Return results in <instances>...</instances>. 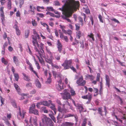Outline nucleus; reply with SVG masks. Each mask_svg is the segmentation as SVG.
<instances>
[{"label": "nucleus", "mask_w": 126, "mask_h": 126, "mask_svg": "<svg viewBox=\"0 0 126 126\" xmlns=\"http://www.w3.org/2000/svg\"><path fill=\"white\" fill-rule=\"evenodd\" d=\"M19 112L17 113V116L18 119L20 120L21 119H23L26 115V112L24 110H22L21 111L20 108L19 107Z\"/></svg>", "instance_id": "nucleus-6"}, {"label": "nucleus", "mask_w": 126, "mask_h": 126, "mask_svg": "<svg viewBox=\"0 0 126 126\" xmlns=\"http://www.w3.org/2000/svg\"><path fill=\"white\" fill-rule=\"evenodd\" d=\"M55 57L57 60L59 61L60 60L61 56L59 55H57L55 56Z\"/></svg>", "instance_id": "nucleus-61"}, {"label": "nucleus", "mask_w": 126, "mask_h": 126, "mask_svg": "<svg viewBox=\"0 0 126 126\" xmlns=\"http://www.w3.org/2000/svg\"><path fill=\"white\" fill-rule=\"evenodd\" d=\"M75 30L77 31L79 30L80 28V25L79 23H76L75 24Z\"/></svg>", "instance_id": "nucleus-37"}, {"label": "nucleus", "mask_w": 126, "mask_h": 126, "mask_svg": "<svg viewBox=\"0 0 126 126\" xmlns=\"http://www.w3.org/2000/svg\"><path fill=\"white\" fill-rule=\"evenodd\" d=\"M64 116V114L62 113H59L58 116L57 117V119L58 120L59 119H62L63 118Z\"/></svg>", "instance_id": "nucleus-35"}, {"label": "nucleus", "mask_w": 126, "mask_h": 126, "mask_svg": "<svg viewBox=\"0 0 126 126\" xmlns=\"http://www.w3.org/2000/svg\"><path fill=\"white\" fill-rule=\"evenodd\" d=\"M117 61L122 66H126L124 64V63L123 62H121L117 60Z\"/></svg>", "instance_id": "nucleus-62"}, {"label": "nucleus", "mask_w": 126, "mask_h": 126, "mask_svg": "<svg viewBox=\"0 0 126 126\" xmlns=\"http://www.w3.org/2000/svg\"><path fill=\"white\" fill-rule=\"evenodd\" d=\"M35 107V105L34 103L32 104L29 108V111H31V110L34 109Z\"/></svg>", "instance_id": "nucleus-40"}, {"label": "nucleus", "mask_w": 126, "mask_h": 126, "mask_svg": "<svg viewBox=\"0 0 126 126\" xmlns=\"http://www.w3.org/2000/svg\"><path fill=\"white\" fill-rule=\"evenodd\" d=\"M67 33L70 36L72 34V32L70 30H68L67 31H66V34Z\"/></svg>", "instance_id": "nucleus-55"}, {"label": "nucleus", "mask_w": 126, "mask_h": 126, "mask_svg": "<svg viewBox=\"0 0 126 126\" xmlns=\"http://www.w3.org/2000/svg\"><path fill=\"white\" fill-rule=\"evenodd\" d=\"M77 106L76 107L78 108V109L79 110V111L80 113H81L82 112H85L86 110H84V108L83 107V105L79 103H77Z\"/></svg>", "instance_id": "nucleus-17"}, {"label": "nucleus", "mask_w": 126, "mask_h": 126, "mask_svg": "<svg viewBox=\"0 0 126 126\" xmlns=\"http://www.w3.org/2000/svg\"><path fill=\"white\" fill-rule=\"evenodd\" d=\"M90 19L91 21L92 25H93L94 24V22L93 18L92 16H90Z\"/></svg>", "instance_id": "nucleus-64"}, {"label": "nucleus", "mask_w": 126, "mask_h": 126, "mask_svg": "<svg viewBox=\"0 0 126 126\" xmlns=\"http://www.w3.org/2000/svg\"><path fill=\"white\" fill-rule=\"evenodd\" d=\"M70 92L71 94V95L72 96H74L76 94L75 91L73 89H71L70 90Z\"/></svg>", "instance_id": "nucleus-48"}, {"label": "nucleus", "mask_w": 126, "mask_h": 126, "mask_svg": "<svg viewBox=\"0 0 126 126\" xmlns=\"http://www.w3.org/2000/svg\"><path fill=\"white\" fill-rule=\"evenodd\" d=\"M16 22L15 23L13 27L16 30V32L17 35L18 36L20 35L21 33L18 27L17 26V22L16 21Z\"/></svg>", "instance_id": "nucleus-12"}, {"label": "nucleus", "mask_w": 126, "mask_h": 126, "mask_svg": "<svg viewBox=\"0 0 126 126\" xmlns=\"http://www.w3.org/2000/svg\"><path fill=\"white\" fill-rule=\"evenodd\" d=\"M59 26L60 27V28L62 29V31L63 33L65 34H66V31L65 29V26L64 25H60Z\"/></svg>", "instance_id": "nucleus-26"}, {"label": "nucleus", "mask_w": 126, "mask_h": 126, "mask_svg": "<svg viewBox=\"0 0 126 126\" xmlns=\"http://www.w3.org/2000/svg\"><path fill=\"white\" fill-rule=\"evenodd\" d=\"M42 121L44 125L46 126H53L54 124L51 120L44 116L42 119Z\"/></svg>", "instance_id": "nucleus-4"}, {"label": "nucleus", "mask_w": 126, "mask_h": 126, "mask_svg": "<svg viewBox=\"0 0 126 126\" xmlns=\"http://www.w3.org/2000/svg\"><path fill=\"white\" fill-rule=\"evenodd\" d=\"M42 110L45 113H47L48 112V110H46V108L45 107H43L42 108Z\"/></svg>", "instance_id": "nucleus-49"}, {"label": "nucleus", "mask_w": 126, "mask_h": 126, "mask_svg": "<svg viewBox=\"0 0 126 126\" xmlns=\"http://www.w3.org/2000/svg\"><path fill=\"white\" fill-rule=\"evenodd\" d=\"M57 47L58 48V51L60 53H61L63 48V46L61 43L60 42L59 40H58L57 41Z\"/></svg>", "instance_id": "nucleus-15"}, {"label": "nucleus", "mask_w": 126, "mask_h": 126, "mask_svg": "<svg viewBox=\"0 0 126 126\" xmlns=\"http://www.w3.org/2000/svg\"><path fill=\"white\" fill-rule=\"evenodd\" d=\"M74 123L71 122H64L62 124V126H73Z\"/></svg>", "instance_id": "nucleus-19"}, {"label": "nucleus", "mask_w": 126, "mask_h": 126, "mask_svg": "<svg viewBox=\"0 0 126 126\" xmlns=\"http://www.w3.org/2000/svg\"><path fill=\"white\" fill-rule=\"evenodd\" d=\"M78 19L79 22L81 23V26H82L83 25V21L82 18L79 16L78 18Z\"/></svg>", "instance_id": "nucleus-38"}, {"label": "nucleus", "mask_w": 126, "mask_h": 126, "mask_svg": "<svg viewBox=\"0 0 126 126\" xmlns=\"http://www.w3.org/2000/svg\"><path fill=\"white\" fill-rule=\"evenodd\" d=\"M72 63V59L68 60L66 59L62 64V65L64 67V69H67L70 68L74 72H76V70L75 68L73 66H71Z\"/></svg>", "instance_id": "nucleus-2"}, {"label": "nucleus", "mask_w": 126, "mask_h": 126, "mask_svg": "<svg viewBox=\"0 0 126 126\" xmlns=\"http://www.w3.org/2000/svg\"><path fill=\"white\" fill-rule=\"evenodd\" d=\"M22 74L24 77L23 79L24 80L28 81H30L31 80L29 77L26 74L24 73H23Z\"/></svg>", "instance_id": "nucleus-24"}, {"label": "nucleus", "mask_w": 126, "mask_h": 126, "mask_svg": "<svg viewBox=\"0 0 126 126\" xmlns=\"http://www.w3.org/2000/svg\"><path fill=\"white\" fill-rule=\"evenodd\" d=\"M60 79L58 81V84L56 86V88L58 90L60 91L63 88V84L62 82V80L60 77H59Z\"/></svg>", "instance_id": "nucleus-11"}, {"label": "nucleus", "mask_w": 126, "mask_h": 126, "mask_svg": "<svg viewBox=\"0 0 126 126\" xmlns=\"http://www.w3.org/2000/svg\"><path fill=\"white\" fill-rule=\"evenodd\" d=\"M16 16L17 17H20L21 14L20 13V12L19 10L17 11L16 14Z\"/></svg>", "instance_id": "nucleus-59"}, {"label": "nucleus", "mask_w": 126, "mask_h": 126, "mask_svg": "<svg viewBox=\"0 0 126 126\" xmlns=\"http://www.w3.org/2000/svg\"><path fill=\"white\" fill-rule=\"evenodd\" d=\"M0 16L1 17V19L3 24L4 23V22L5 21V17L4 14H0Z\"/></svg>", "instance_id": "nucleus-30"}, {"label": "nucleus", "mask_w": 126, "mask_h": 126, "mask_svg": "<svg viewBox=\"0 0 126 126\" xmlns=\"http://www.w3.org/2000/svg\"><path fill=\"white\" fill-rule=\"evenodd\" d=\"M85 76L87 79H90L91 80H93L94 78V77L93 76L88 74L87 75Z\"/></svg>", "instance_id": "nucleus-34"}, {"label": "nucleus", "mask_w": 126, "mask_h": 126, "mask_svg": "<svg viewBox=\"0 0 126 126\" xmlns=\"http://www.w3.org/2000/svg\"><path fill=\"white\" fill-rule=\"evenodd\" d=\"M98 17L100 21L101 22L103 23V21L102 19V16L100 14L99 15Z\"/></svg>", "instance_id": "nucleus-52"}, {"label": "nucleus", "mask_w": 126, "mask_h": 126, "mask_svg": "<svg viewBox=\"0 0 126 126\" xmlns=\"http://www.w3.org/2000/svg\"><path fill=\"white\" fill-rule=\"evenodd\" d=\"M15 79L16 80L18 81L19 78V76L18 74L17 73H16L14 74Z\"/></svg>", "instance_id": "nucleus-39"}, {"label": "nucleus", "mask_w": 126, "mask_h": 126, "mask_svg": "<svg viewBox=\"0 0 126 126\" xmlns=\"http://www.w3.org/2000/svg\"><path fill=\"white\" fill-rule=\"evenodd\" d=\"M81 16H83L84 21L85 22H86L87 20V19H86V15L84 13L81 14Z\"/></svg>", "instance_id": "nucleus-47"}, {"label": "nucleus", "mask_w": 126, "mask_h": 126, "mask_svg": "<svg viewBox=\"0 0 126 126\" xmlns=\"http://www.w3.org/2000/svg\"><path fill=\"white\" fill-rule=\"evenodd\" d=\"M32 25L35 27L36 26L37 24V23L36 21H35V19L34 20L32 19Z\"/></svg>", "instance_id": "nucleus-42"}, {"label": "nucleus", "mask_w": 126, "mask_h": 126, "mask_svg": "<svg viewBox=\"0 0 126 126\" xmlns=\"http://www.w3.org/2000/svg\"><path fill=\"white\" fill-rule=\"evenodd\" d=\"M82 98L84 99H88V101L86 102V104H89L91 101L92 98V95L89 93H88V94L82 96Z\"/></svg>", "instance_id": "nucleus-7"}, {"label": "nucleus", "mask_w": 126, "mask_h": 126, "mask_svg": "<svg viewBox=\"0 0 126 126\" xmlns=\"http://www.w3.org/2000/svg\"><path fill=\"white\" fill-rule=\"evenodd\" d=\"M87 119L86 118H84L82 124V126H86V124L87 123Z\"/></svg>", "instance_id": "nucleus-44"}, {"label": "nucleus", "mask_w": 126, "mask_h": 126, "mask_svg": "<svg viewBox=\"0 0 126 126\" xmlns=\"http://www.w3.org/2000/svg\"><path fill=\"white\" fill-rule=\"evenodd\" d=\"M49 116L51 118V119L55 123H56V120L55 118L54 117L53 114H49Z\"/></svg>", "instance_id": "nucleus-41"}, {"label": "nucleus", "mask_w": 126, "mask_h": 126, "mask_svg": "<svg viewBox=\"0 0 126 126\" xmlns=\"http://www.w3.org/2000/svg\"><path fill=\"white\" fill-rule=\"evenodd\" d=\"M37 118L35 116H31L29 120L30 123H33L34 125L36 126H37L38 125L37 123Z\"/></svg>", "instance_id": "nucleus-10"}, {"label": "nucleus", "mask_w": 126, "mask_h": 126, "mask_svg": "<svg viewBox=\"0 0 126 126\" xmlns=\"http://www.w3.org/2000/svg\"><path fill=\"white\" fill-rule=\"evenodd\" d=\"M1 61L2 63H3L5 65H7L8 63V61L6 60L4 57H2L1 58Z\"/></svg>", "instance_id": "nucleus-29"}, {"label": "nucleus", "mask_w": 126, "mask_h": 126, "mask_svg": "<svg viewBox=\"0 0 126 126\" xmlns=\"http://www.w3.org/2000/svg\"><path fill=\"white\" fill-rule=\"evenodd\" d=\"M48 57L47 58L45 59L47 63L51 64L52 65L53 64V58H50L48 57V56L47 55Z\"/></svg>", "instance_id": "nucleus-20"}, {"label": "nucleus", "mask_w": 126, "mask_h": 126, "mask_svg": "<svg viewBox=\"0 0 126 126\" xmlns=\"http://www.w3.org/2000/svg\"><path fill=\"white\" fill-rule=\"evenodd\" d=\"M100 77V74L99 73L97 74L96 80L98 81H99Z\"/></svg>", "instance_id": "nucleus-54"}, {"label": "nucleus", "mask_w": 126, "mask_h": 126, "mask_svg": "<svg viewBox=\"0 0 126 126\" xmlns=\"http://www.w3.org/2000/svg\"><path fill=\"white\" fill-rule=\"evenodd\" d=\"M26 62L27 64L29 65L30 70L32 71L34 74H35L36 76L39 78L37 73L34 70H33V68L32 67V64L30 62L29 60L28 59L26 60Z\"/></svg>", "instance_id": "nucleus-9"}, {"label": "nucleus", "mask_w": 126, "mask_h": 126, "mask_svg": "<svg viewBox=\"0 0 126 126\" xmlns=\"http://www.w3.org/2000/svg\"><path fill=\"white\" fill-rule=\"evenodd\" d=\"M30 33V30H26L25 31V36L26 38H27L28 37Z\"/></svg>", "instance_id": "nucleus-36"}, {"label": "nucleus", "mask_w": 126, "mask_h": 126, "mask_svg": "<svg viewBox=\"0 0 126 126\" xmlns=\"http://www.w3.org/2000/svg\"><path fill=\"white\" fill-rule=\"evenodd\" d=\"M79 5H78L64 15L62 16V18L66 20L68 22L71 23V20L68 18L71 17L73 13L75 11H76L77 9H79Z\"/></svg>", "instance_id": "nucleus-3"}, {"label": "nucleus", "mask_w": 126, "mask_h": 126, "mask_svg": "<svg viewBox=\"0 0 126 126\" xmlns=\"http://www.w3.org/2000/svg\"><path fill=\"white\" fill-rule=\"evenodd\" d=\"M76 37L80 39V37L83 35V33L80 30L77 31L76 32Z\"/></svg>", "instance_id": "nucleus-21"}, {"label": "nucleus", "mask_w": 126, "mask_h": 126, "mask_svg": "<svg viewBox=\"0 0 126 126\" xmlns=\"http://www.w3.org/2000/svg\"><path fill=\"white\" fill-rule=\"evenodd\" d=\"M35 83L37 87L39 88H40L41 87V84L38 79L36 80Z\"/></svg>", "instance_id": "nucleus-25"}, {"label": "nucleus", "mask_w": 126, "mask_h": 126, "mask_svg": "<svg viewBox=\"0 0 126 126\" xmlns=\"http://www.w3.org/2000/svg\"><path fill=\"white\" fill-rule=\"evenodd\" d=\"M98 113L101 116H103L102 114V108H98Z\"/></svg>", "instance_id": "nucleus-45"}, {"label": "nucleus", "mask_w": 126, "mask_h": 126, "mask_svg": "<svg viewBox=\"0 0 126 126\" xmlns=\"http://www.w3.org/2000/svg\"><path fill=\"white\" fill-rule=\"evenodd\" d=\"M0 2L1 3V5H3L6 3L5 0H0Z\"/></svg>", "instance_id": "nucleus-63"}, {"label": "nucleus", "mask_w": 126, "mask_h": 126, "mask_svg": "<svg viewBox=\"0 0 126 126\" xmlns=\"http://www.w3.org/2000/svg\"><path fill=\"white\" fill-rule=\"evenodd\" d=\"M3 9L4 7L3 6H1L0 8V14H4V12L3 10Z\"/></svg>", "instance_id": "nucleus-56"}, {"label": "nucleus", "mask_w": 126, "mask_h": 126, "mask_svg": "<svg viewBox=\"0 0 126 126\" xmlns=\"http://www.w3.org/2000/svg\"><path fill=\"white\" fill-rule=\"evenodd\" d=\"M38 54L41 58L39 60V61L41 64H44L45 62L43 58H46V56L45 55V54H42L40 53Z\"/></svg>", "instance_id": "nucleus-14"}, {"label": "nucleus", "mask_w": 126, "mask_h": 126, "mask_svg": "<svg viewBox=\"0 0 126 126\" xmlns=\"http://www.w3.org/2000/svg\"><path fill=\"white\" fill-rule=\"evenodd\" d=\"M60 33V37L62 40H64L66 42H68V39L67 37L64 35L63 33L61 32H59Z\"/></svg>", "instance_id": "nucleus-16"}, {"label": "nucleus", "mask_w": 126, "mask_h": 126, "mask_svg": "<svg viewBox=\"0 0 126 126\" xmlns=\"http://www.w3.org/2000/svg\"><path fill=\"white\" fill-rule=\"evenodd\" d=\"M13 61L16 65H19V61L17 57L16 56H14L13 57Z\"/></svg>", "instance_id": "nucleus-23"}, {"label": "nucleus", "mask_w": 126, "mask_h": 126, "mask_svg": "<svg viewBox=\"0 0 126 126\" xmlns=\"http://www.w3.org/2000/svg\"><path fill=\"white\" fill-rule=\"evenodd\" d=\"M83 78L82 76H81L77 81V83L78 84L79 86H83L86 83V81L85 80H83Z\"/></svg>", "instance_id": "nucleus-8"}, {"label": "nucleus", "mask_w": 126, "mask_h": 126, "mask_svg": "<svg viewBox=\"0 0 126 126\" xmlns=\"http://www.w3.org/2000/svg\"><path fill=\"white\" fill-rule=\"evenodd\" d=\"M58 111L61 113H62L65 112L66 109L64 108H61L60 106H58Z\"/></svg>", "instance_id": "nucleus-28"}, {"label": "nucleus", "mask_w": 126, "mask_h": 126, "mask_svg": "<svg viewBox=\"0 0 126 126\" xmlns=\"http://www.w3.org/2000/svg\"><path fill=\"white\" fill-rule=\"evenodd\" d=\"M62 98L64 99H71V97L70 94L68 92L64 93L62 95Z\"/></svg>", "instance_id": "nucleus-13"}, {"label": "nucleus", "mask_w": 126, "mask_h": 126, "mask_svg": "<svg viewBox=\"0 0 126 126\" xmlns=\"http://www.w3.org/2000/svg\"><path fill=\"white\" fill-rule=\"evenodd\" d=\"M30 8L31 9L29 11V12L31 13V14L32 15H34V10L35 9V7L34 6L32 7L31 5H30Z\"/></svg>", "instance_id": "nucleus-22"}, {"label": "nucleus", "mask_w": 126, "mask_h": 126, "mask_svg": "<svg viewBox=\"0 0 126 126\" xmlns=\"http://www.w3.org/2000/svg\"><path fill=\"white\" fill-rule=\"evenodd\" d=\"M53 67L57 69H60L61 68V67L60 66H59L58 65H57L56 64H54L53 65H52Z\"/></svg>", "instance_id": "nucleus-60"}, {"label": "nucleus", "mask_w": 126, "mask_h": 126, "mask_svg": "<svg viewBox=\"0 0 126 126\" xmlns=\"http://www.w3.org/2000/svg\"><path fill=\"white\" fill-rule=\"evenodd\" d=\"M47 10L49 11H53L54 10L52 7H47Z\"/></svg>", "instance_id": "nucleus-51"}, {"label": "nucleus", "mask_w": 126, "mask_h": 126, "mask_svg": "<svg viewBox=\"0 0 126 126\" xmlns=\"http://www.w3.org/2000/svg\"><path fill=\"white\" fill-rule=\"evenodd\" d=\"M78 5H80L79 1L68 0L66 1L62 8H60L59 9L63 12V15H64Z\"/></svg>", "instance_id": "nucleus-1"}, {"label": "nucleus", "mask_w": 126, "mask_h": 126, "mask_svg": "<svg viewBox=\"0 0 126 126\" xmlns=\"http://www.w3.org/2000/svg\"><path fill=\"white\" fill-rule=\"evenodd\" d=\"M33 33L34 34V35L36 36V37H37V38L39 39H40V37L39 35L37 33V32L36 31V30L35 29H34L33 30Z\"/></svg>", "instance_id": "nucleus-32"}, {"label": "nucleus", "mask_w": 126, "mask_h": 126, "mask_svg": "<svg viewBox=\"0 0 126 126\" xmlns=\"http://www.w3.org/2000/svg\"><path fill=\"white\" fill-rule=\"evenodd\" d=\"M44 45L42 43H41L40 44V50H39L38 51H36V52H37L38 54H39V53L43 54H45L44 51L43 50L44 48Z\"/></svg>", "instance_id": "nucleus-18"}, {"label": "nucleus", "mask_w": 126, "mask_h": 126, "mask_svg": "<svg viewBox=\"0 0 126 126\" xmlns=\"http://www.w3.org/2000/svg\"><path fill=\"white\" fill-rule=\"evenodd\" d=\"M7 5L8 8L10 9L11 8V2H8Z\"/></svg>", "instance_id": "nucleus-57"}, {"label": "nucleus", "mask_w": 126, "mask_h": 126, "mask_svg": "<svg viewBox=\"0 0 126 126\" xmlns=\"http://www.w3.org/2000/svg\"><path fill=\"white\" fill-rule=\"evenodd\" d=\"M74 116V115L73 114L69 113L66 114L64 115V118H65L68 117H73Z\"/></svg>", "instance_id": "nucleus-31"}, {"label": "nucleus", "mask_w": 126, "mask_h": 126, "mask_svg": "<svg viewBox=\"0 0 126 126\" xmlns=\"http://www.w3.org/2000/svg\"><path fill=\"white\" fill-rule=\"evenodd\" d=\"M32 86V84L31 83H27L26 85V87L29 88L31 87Z\"/></svg>", "instance_id": "nucleus-58"}, {"label": "nucleus", "mask_w": 126, "mask_h": 126, "mask_svg": "<svg viewBox=\"0 0 126 126\" xmlns=\"http://www.w3.org/2000/svg\"><path fill=\"white\" fill-rule=\"evenodd\" d=\"M46 14V15H49L50 16L53 17H55V15L53 13H50L49 12H47Z\"/></svg>", "instance_id": "nucleus-53"}, {"label": "nucleus", "mask_w": 126, "mask_h": 126, "mask_svg": "<svg viewBox=\"0 0 126 126\" xmlns=\"http://www.w3.org/2000/svg\"><path fill=\"white\" fill-rule=\"evenodd\" d=\"M30 112L31 113L34 114L35 115H39L38 111L36 109H34L33 110H31V111Z\"/></svg>", "instance_id": "nucleus-27"}, {"label": "nucleus", "mask_w": 126, "mask_h": 126, "mask_svg": "<svg viewBox=\"0 0 126 126\" xmlns=\"http://www.w3.org/2000/svg\"><path fill=\"white\" fill-rule=\"evenodd\" d=\"M19 7L20 8H21L22 6V5L24 3V0H19Z\"/></svg>", "instance_id": "nucleus-46"}, {"label": "nucleus", "mask_w": 126, "mask_h": 126, "mask_svg": "<svg viewBox=\"0 0 126 126\" xmlns=\"http://www.w3.org/2000/svg\"><path fill=\"white\" fill-rule=\"evenodd\" d=\"M42 105L44 106H48L50 105V103L47 101H42Z\"/></svg>", "instance_id": "nucleus-33"}, {"label": "nucleus", "mask_w": 126, "mask_h": 126, "mask_svg": "<svg viewBox=\"0 0 126 126\" xmlns=\"http://www.w3.org/2000/svg\"><path fill=\"white\" fill-rule=\"evenodd\" d=\"M44 9V7H40L38 6L37 7V11L38 12H40L41 11V10H40V9H42V10H43Z\"/></svg>", "instance_id": "nucleus-50"}, {"label": "nucleus", "mask_w": 126, "mask_h": 126, "mask_svg": "<svg viewBox=\"0 0 126 126\" xmlns=\"http://www.w3.org/2000/svg\"><path fill=\"white\" fill-rule=\"evenodd\" d=\"M31 37L32 39V42L33 46H34V49L35 51H39L37 47L39 48V46L37 40V37L34 35H32Z\"/></svg>", "instance_id": "nucleus-5"}, {"label": "nucleus", "mask_w": 126, "mask_h": 126, "mask_svg": "<svg viewBox=\"0 0 126 126\" xmlns=\"http://www.w3.org/2000/svg\"><path fill=\"white\" fill-rule=\"evenodd\" d=\"M88 36L90 38L92 39L93 41L95 40V39L94 37V35L92 33H91L90 34L88 35Z\"/></svg>", "instance_id": "nucleus-43"}]
</instances>
